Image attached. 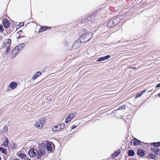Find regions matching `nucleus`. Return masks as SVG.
Here are the masks:
<instances>
[{
  "instance_id": "obj_1",
  "label": "nucleus",
  "mask_w": 160,
  "mask_h": 160,
  "mask_svg": "<svg viewBox=\"0 0 160 160\" xmlns=\"http://www.w3.org/2000/svg\"><path fill=\"white\" fill-rule=\"evenodd\" d=\"M121 20V18L118 16H116L109 19L107 26L109 28H112L118 24Z\"/></svg>"
},
{
  "instance_id": "obj_2",
  "label": "nucleus",
  "mask_w": 160,
  "mask_h": 160,
  "mask_svg": "<svg viewBox=\"0 0 160 160\" xmlns=\"http://www.w3.org/2000/svg\"><path fill=\"white\" fill-rule=\"evenodd\" d=\"M46 148L45 143H42L40 144L39 149L37 153L38 159H40V157L46 153Z\"/></svg>"
},
{
  "instance_id": "obj_3",
  "label": "nucleus",
  "mask_w": 160,
  "mask_h": 160,
  "mask_svg": "<svg viewBox=\"0 0 160 160\" xmlns=\"http://www.w3.org/2000/svg\"><path fill=\"white\" fill-rule=\"evenodd\" d=\"M98 10L95 12L94 13H92L90 14L87 18L82 19L81 22L82 23H86L88 22L89 24V22H92L94 21V17L95 16L96 13L98 12Z\"/></svg>"
},
{
  "instance_id": "obj_4",
  "label": "nucleus",
  "mask_w": 160,
  "mask_h": 160,
  "mask_svg": "<svg viewBox=\"0 0 160 160\" xmlns=\"http://www.w3.org/2000/svg\"><path fill=\"white\" fill-rule=\"evenodd\" d=\"M25 46L24 43H22L18 45L15 47L12 51V54L14 56H16L18 53L20 52L22 50V48Z\"/></svg>"
},
{
  "instance_id": "obj_5",
  "label": "nucleus",
  "mask_w": 160,
  "mask_h": 160,
  "mask_svg": "<svg viewBox=\"0 0 160 160\" xmlns=\"http://www.w3.org/2000/svg\"><path fill=\"white\" fill-rule=\"evenodd\" d=\"M92 32H88L84 36H81L80 38L82 42H87L92 38Z\"/></svg>"
},
{
  "instance_id": "obj_6",
  "label": "nucleus",
  "mask_w": 160,
  "mask_h": 160,
  "mask_svg": "<svg viewBox=\"0 0 160 160\" xmlns=\"http://www.w3.org/2000/svg\"><path fill=\"white\" fill-rule=\"evenodd\" d=\"M38 151L37 149L33 148L30 149L28 152V154L31 158L34 157L36 156L37 157V153Z\"/></svg>"
},
{
  "instance_id": "obj_7",
  "label": "nucleus",
  "mask_w": 160,
  "mask_h": 160,
  "mask_svg": "<svg viewBox=\"0 0 160 160\" xmlns=\"http://www.w3.org/2000/svg\"><path fill=\"white\" fill-rule=\"evenodd\" d=\"M80 38H79L78 40L74 42L72 45V48L74 49H76L78 48L81 44V42Z\"/></svg>"
},
{
  "instance_id": "obj_8",
  "label": "nucleus",
  "mask_w": 160,
  "mask_h": 160,
  "mask_svg": "<svg viewBox=\"0 0 160 160\" xmlns=\"http://www.w3.org/2000/svg\"><path fill=\"white\" fill-rule=\"evenodd\" d=\"M45 146L48 151L52 152V146H54V144L52 142H48L46 143Z\"/></svg>"
},
{
  "instance_id": "obj_9",
  "label": "nucleus",
  "mask_w": 160,
  "mask_h": 160,
  "mask_svg": "<svg viewBox=\"0 0 160 160\" xmlns=\"http://www.w3.org/2000/svg\"><path fill=\"white\" fill-rule=\"evenodd\" d=\"M11 40L9 39H7L6 40L3 45L4 48H11L10 45L11 44Z\"/></svg>"
},
{
  "instance_id": "obj_10",
  "label": "nucleus",
  "mask_w": 160,
  "mask_h": 160,
  "mask_svg": "<svg viewBox=\"0 0 160 160\" xmlns=\"http://www.w3.org/2000/svg\"><path fill=\"white\" fill-rule=\"evenodd\" d=\"M141 141L137 139L136 138H134L132 139L131 142V144H133L134 146H137L140 144Z\"/></svg>"
},
{
  "instance_id": "obj_11",
  "label": "nucleus",
  "mask_w": 160,
  "mask_h": 160,
  "mask_svg": "<svg viewBox=\"0 0 160 160\" xmlns=\"http://www.w3.org/2000/svg\"><path fill=\"white\" fill-rule=\"evenodd\" d=\"M137 154L139 156L143 157L145 155L146 151L144 150L139 149L137 151Z\"/></svg>"
},
{
  "instance_id": "obj_12",
  "label": "nucleus",
  "mask_w": 160,
  "mask_h": 160,
  "mask_svg": "<svg viewBox=\"0 0 160 160\" xmlns=\"http://www.w3.org/2000/svg\"><path fill=\"white\" fill-rule=\"evenodd\" d=\"M18 84L16 82H12L9 85V87L12 89L15 88L17 86Z\"/></svg>"
},
{
  "instance_id": "obj_13",
  "label": "nucleus",
  "mask_w": 160,
  "mask_h": 160,
  "mask_svg": "<svg viewBox=\"0 0 160 160\" xmlns=\"http://www.w3.org/2000/svg\"><path fill=\"white\" fill-rule=\"evenodd\" d=\"M51 28V27L48 26H41L40 28V29L39 32H42L43 31H44L46 30L49 29Z\"/></svg>"
},
{
  "instance_id": "obj_14",
  "label": "nucleus",
  "mask_w": 160,
  "mask_h": 160,
  "mask_svg": "<svg viewBox=\"0 0 160 160\" xmlns=\"http://www.w3.org/2000/svg\"><path fill=\"white\" fill-rule=\"evenodd\" d=\"M9 22L8 20L6 19H4L3 20V24L4 27L5 28H7L9 27Z\"/></svg>"
},
{
  "instance_id": "obj_15",
  "label": "nucleus",
  "mask_w": 160,
  "mask_h": 160,
  "mask_svg": "<svg viewBox=\"0 0 160 160\" xmlns=\"http://www.w3.org/2000/svg\"><path fill=\"white\" fill-rule=\"evenodd\" d=\"M135 154V152L133 150H129L128 152V155L129 157L133 156Z\"/></svg>"
},
{
  "instance_id": "obj_16",
  "label": "nucleus",
  "mask_w": 160,
  "mask_h": 160,
  "mask_svg": "<svg viewBox=\"0 0 160 160\" xmlns=\"http://www.w3.org/2000/svg\"><path fill=\"white\" fill-rule=\"evenodd\" d=\"M45 117H43L42 118H41L39 119L38 122L40 124H42L43 126V125L44 124L46 121Z\"/></svg>"
},
{
  "instance_id": "obj_17",
  "label": "nucleus",
  "mask_w": 160,
  "mask_h": 160,
  "mask_svg": "<svg viewBox=\"0 0 160 160\" xmlns=\"http://www.w3.org/2000/svg\"><path fill=\"white\" fill-rule=\"evenodd\" d=\"M59 126L58 124L57 125L54 126L52 128V130L53 132H56L58 131H60V130L59 129Z\"/></svg>"
},
{
  "instance_id": "obj_18",
  "label": "nucleus",
  "mask_w": 160,
  "mask_h": 160,
  "mask_svg": "<svg viewBox=\"0 0 160 160\" xmlns=\"http://www.w3.org/2000/svg\"><path fill=\"white\" fill-rule=\"evenodd\" d=\"M42 74V73L41 72H36V73L33 76L32 78V79L33 80H35L36 78L40 76Z\"/></svg>"
},
{
  "instance_id": "obj_19",
  "label": "nucleus",
  "mask_w": 160,
  "mask_h": 160,
  "mask_svg": "<svg viewBox=\"0 0 160 160\" xmlns=\"http://www.w3.org/2000/svg\"><path fill=\"white\" fill-rule=\"evenodd\" d=\"M9 141L8 140V138L7 137L5 138V140L4 142L2 144V145L5 147H7L8 145Z\"/></svg>"
},
{
  "instance_id": "obj_20",
  "label": "nucleus",
  "mask_w": 160,
  "mask_h": 160,
  "mask_svg": "<svg viewBox=\"0 0 160 160\" xmlns=\"http://www.w3.org/2000/svg\"><path fill=\"white\" fill-rule=\"evenodd\" d=\"M87 31L85 29H81L79 31V33L82 36H84L87 33Z\"/></svg>"
},
{
  "instance_id": "obj_21",
  "label": "nucleus",
  "mask_w": 160,
  "mask_h": 160,
  "mask_svg": "<svg viewBox=\"0 0 160 160\" xmlns=\"http://www.w3.org/2000/svg\"><path fill=\"white\" fill-rule=\"evenodd\" d=\"M120 153V151L119 150H118L117 151H115L113 154H112V157H116L118 156V155Z\"/></svg>"
},
{
  "instance_id": "obj_22",
  "label": "nucleus",
  "mask_w": 160,
  "mask_h": 160,
  "mask_svg": "<svg viewBox=\"0 0 160 160\" xmlns=\"http://www.w3.org/2000/svg\"><path fill=\"white\" fill-rule=\"evenodd\" d=\"M151 146H153L155 147H158L160 146V142H153L151 143Z\"/></svg>"
},
{
  "instance_id": "obj_23",
  "label": "nucleus",
  "mask_w": 160,
  "mask_h": 160,
  "mask_svg": "<svg viewBox=\"0 0 160 160\" xmlns=\"http://www.w3.org/2000/svg\"><path fill=\"white\" fill-rule=\"evenodd\" d=\"M151 149L156 154H158L159 151V149L157 148H152Z\"/></svg>"
},
{
  "instance_id": "obj_24",
  "label": "nucleus",
  "mask_w": 160,
  "mask_h": 160,
  "mask_svg": "<svg viewBox=\"0 0 160 160\" xmlns=\"http://www.w3.org/2000/svg\"><path fill=\"white\" fill-rule=\"evenodd\" d=\"M58 124L59 127V130H60L64 128L65 127V123H62Z\"/></svg>"
},
{
  "instance_id": "obj_25",
  "label": "nucleus",
  "mask_w": 160,
  "mask_h": 160,
  "mask_svg": "<svg viewBox=\"0 0 160 160\" xmlns=\"http://www.w3.org/2000/svg\"><path fill=\"white\" fill-rule=\"evenodd\" d=\"M35 126L36 128L39 129H41L43 127L42 125L40 124L38 122L36 123L35 124Z\"/></svg>"
},
{
  "instance_id": "obj_26",
  "label": "nucleus",
  "mask_w": 160,
  "mask_h": 160,
  "mask_svg": "<svg viewBox=\"0 0 160 160\" xmlns=\"http://www.w3.org/2000/svg\"><path fill=\"white\" fill-rule=\"evenodd\" d=\"M149 158L154 159L156 158V155L153 153H150L148 155Z\"/></svg>"
},
{
  "instance_id": "obj_27",
  "label": "nucleus",
  "mask_w": 160,
  "mask_h": 160,
  "mask_svg": "<svg viewBox=\"0 0 160 160\" xmlns=\"http://www.w3.org/2000/svg\"><path fill=\"white\" fill-rule=\"evenodd\" d=\"M19 157L21 158L22 159L26 158V155L25 154L21 153L19 154Z\"/></svg>"
},
{
  "instance_id": "obj_28",
  "label": "nucleus",
  "mask_w": 160,
  "mask_h": 160,
  "mask_svg": "<svg viewBox=\"0 0 160 160\" xmlns=\"http://www.w3.org/2000/svg\"><path fill=\"white\" fill-rule=\"evenodd\" d=\"M75 116V115L73 113H72L68 115L67 117H68L69 119H70V120L72 119L73 117H74Z\"/></svg>"
},
{
  "instance_id": "obj_29",
  "label": "nucleus",
  "mask_w": 160,
  "mask_h": 160,
  "mask_svg": "<svg viewBox=\"0 0 160 160\" xmlns=\"http://www.w3.org/2000/svg\"><path fill=\"white\" fill-rule=\"evenodd\" d=\"M103 58V59L104 60H107L110 57V55H107L106 56L102 57Z\"/></svg>"
},
{
  "instance_id": "obj_30",
  "label": "nucleus",
  "mask_w": 160,
  "mask_h": 160,
  "mask_svg": "<svg viewBox=\"0 0 160 160\" xmlns=\"http://www.w3.org/2000/svg\"><path fill=\"white\" fill-rule=\"evenodd\" d=\"M126 108V106L125 105H123L122 106H120L119 108L117 110H118L120 109H125Z\"/></svg>"
},
{
  "instance_id": "obj_31",
  "label": "nucleus",
  "mask_w": 160,
  "mask_h": 160,
  "mask_svg": "<svg viewBox=\"0 0 160 160\" xmlns=\"http://www.w3.org/2000/svg\"><path fill=\"white\" fill-rule=\"evenodd\" d=\"M2 152L3 154H4L5 155L7 153V149L4 148H3V149H2Z\"/></svg>"
},
{
  "instance_id": "obj_32",
  "label": "nucleus",
  "mask_w": 160,
  "mask_h": 160,
  "mask_svg": "<svg viewBox=\"0 0 160 160\" xmlns=\"http://www.w3.org/2000/svg\"><path fill=\"white\" fill-rule=\"evenodd\" d=\"M104 61V60L103 58L102 57H101V58H98L97 60V62H101V61Z\"/></svg>"
},
{
  "instance_id": "obj_33",
  "label": "nucleus",
  "mask_w": 160,
  "mask_h": 160,
  "mask_svg": "<svg viewBox=\"0 0 160 160\" xmlns=\"http://www.w3.org/2000/svg\"><path fill=\"white\" fill-rule=\"evenodd\" d=\"M142 95V93H141V92H140V93L137 94L136 97L137 98H138L140 97Z\"/></svg>"
},
{
  "instance_id": "obj_34",
  "label": "nucleus",
  "mask_w": 160,
  "mask_h": 160,
  "mask_svg": "<svg viewBox=\"0 0 160 160\" xmlns=\"http://www.w3.org/2000/svg\"><path fill=\"white\" fill-rule=\"evenodd\" d=\"M71 120L70 119H69L68 118V117H67L66 119H65V122L66 123H68V122L69 121H70Z\"/></svg>"
},
{
  "instance_id": "obj_35",
  "label": "nucleus",
  "mask_w": 160,
  "mask_h": 160,
  "mask_svg": "<svg viewBox=\"0 0 160 160\" xmlns=\"http://www.w3.org/2000/svg\"><path fill=\"white\" fill-rule=\"evenodd\" d=\"M64 45L65 46H67L68 44V42L67 41H64L63 42Z\"/></svg>"
},
{
  "instance_id": "obj_36",
  "label": "nucleus",
  "mask_w": 160,
  "mask_h": 160,
  "mask_svg": "<svg viewBox=\"0 0 160 160\" xmlns=\"http://www.w3.org/2000/svg\"><path fill=\"white\" fill-rule=\"evenodd\" d=\"M11 49V48H7V49L6 51V54H7V53L9 51H10Z\"/></svg>"
},
{
  "instance_id": "obj_37",
  "label": "nucleus",
  "mask_w": 160,
  "mask_h": 160,
  "mask_svg": "<svg viewBox=\"0 0 160 160\" xmlns=\"http://www.w3.org/2000/svg\"><path fill=\"white\" fill-rule=\"evenodd\" d=\"M4 31L3 28L2 26L0 27V32H2Z\"/></svg>"
},
{
  "instance_id": "obj_38",
  "label": "nucleus",
  "mask_w": 160,
  "mask_h": 160,
  "mask_svg": "<svg viewBox=\"0 0 160 160\" xmlns=\"http://www.w3.org/2000/svg\"><path fill=\"white\" fill-rule=\"evenodd\" d=\"M8 129V127L7 126H5L3 128V129L5 131L7 130Z\"/></svg>"
},
{
  "instance_id": "obj_39",
  "label": "nucleus",
  "mask_w": 160,
  "mask_h": 160,
  "mask_svg": "<svg viewBox=\"0 0 160 160\" xmlns=\"http://www.w3.org/2000/svg\"><path fill=\"white\" fill-rule=\"evenodd\" d=\"M19 25L20 27H22L24 25V23L23 22H22L20 23Z\"/></svg>"
},
{
  "instance_id": "obj_40",
  "label": "nucleus",
  "mask_w": 160,
  "mask_h": 160,
  "mask_svg": "<svg viewBox=\"0 0 160 160\" xmlns=\"http://www.w3.org/2000/svg\"><path fill=\"white\" fill-rule=\"evenodd\" d=\"M76 126L75 125H73L72 127V129H74L76 128Z\"/></svg>"
},
{
  "instance_id": "obj_41",
  "label": "nucleus",
  "mask_w": 160,
  "mask_h": 160,
  "mask_svg": "<svg viewBox=\"0 0 160 160\" xmlns=\"http://www.w3.org/2000/svg\"><path fill=\"white\" fill-rule=\"evenodd\" d=\"M156 88H159V87H160V83L157 84L156 85Z\"/></svg>"
},
{
  "instance_id": "obj_42",
  "label": "nucleus",
  "mask_w": 160,
  "mask_h": 160,
  "mask_svg": "<svg viewBox=\"0 0 160 160\" xmlns=\"http://www.w3.org/2000/svg\"><path fill=\"white\" fill-rule=\"evenodd\" d=\"M146 92V90H143L142 91H141V93H142V95L145 92Z\"/></svg>"
},
{
  "instance_id": "obj_43",
  "label": "nucleus",
  "mask_w": 160,
  "mask_h": 160,
  "mask_svg": "<svg viewBox=\"0 0 160 160\" xmlns=\"http://www.w3.org/2000/svg\"><path fill=\"white\" fill-rule=\"evenodd\" d=\"M3 148L2 147H0V151H2V149H3Z\"/></svg>"
},
{
  "instance_id": "obj_44",
  "label": "nucleus",
  "mask_w": 160,
  "mask_h": 160,
  "mask_svg": "<svg viewBox=\"0 0 160 160\" xmlns=\"http://www.w3.org/2000/svg\"><path fill=\"white\" fill-rule=\"evenodd\" d=\"M130 68H132V69H134L136 68V67H133Z\"/></svg>"
},
{
  "instance_id": "obj_45",
  "label": "nucleus",
  "mask_w": 160,
  "mask_h": 160,
  "mask_svg": "<svg viewBox=\"0 0 160 160\" xmlns=\"http://www.w3.org/2000/svg\"><path fill=\"white\" fill-rule=\"evenodd\" d=\"M26 160H31L29 158H27L26 159Z\"/></svg>"
},
{
  "instance_id": "obj_46",
  "label": "nucleus",
  "mask_w": 160,
  "mask_h": 160,
  "mask_svg": "<svg viewBox=\"0 0 160 160\" xmlns=\"http://www.w3.org/2000/svg\"><path fill=\"white\" fill-rule=\"evenodd\" d=\"M14 160H20L19 159L16 158V159H14Z\"/></svg>"
},
{
  "instance_id": "obj_47",
  "label": "nucleus",
  "mask_w": 160,
  "mask_h": 160,
  "mask_svg": "<svg viewBox=\"0 0 160 160\" xmlns=\"http://www.w3.org/2000/svg\"><path fill=\"white\" fill-rule=\"evenodd\" d=\"M158 96H159V97H160V93H159L158 94Z\"/></svg>"
},
{
  "instance_id": "obj_48",
  "label": "nucleus",
  "mask_w": 160,
  "mask_h": 160,
  "mask_svg": "<svg viewBox=\"0 0 160 160\" xmlns=\"http://www.w3.org/2000/svg\"><path fill=\"white\" fill-rule=\"evenodd\" d=\"M21 37V36H19V37H18V39H19V38H20Z\"/></svg>"
},
{
  "instance_id": "obj_49",
  "label": "nucleus",
  "mask_w": 160,
  "mask_h": 160,
  "mask_svg": "<svg viewBox=\"0 0 160 160\" xmlns=\"http://www.w3.org/2000/svg\"><path fill=\"white\" fill-rule=\"evenodd\" d=\"M19 32H22V30H20L19 31Z\"/></svg>"
},
{
  "instance_id": "obj_50",
  "label": "nucleus",
  "mask_w": 160,
  "mask_h": 160,
  "mask_svg": "<svg viewBox=\"0 0 160 160\" xmlns=\"http://www.w3.org/2000/svg\"><path fill=\"white\" fill-rule=\"evenodd\" d=\"M0 160H1V158L0 157Z\"/></svg>"
}]
</instances>
